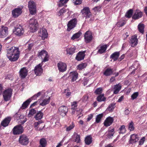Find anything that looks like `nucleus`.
<instances>
[{
  "label": "nucleus",
  "instance_id": "obj_1",
  "mask_svg": "<svg viewBox=\"0 0 147 147\" xmlns=\"http://www.w3.org/2000/svg\"><path fill=\"white\" fill-rule=\"evenodd\" d=\"M7 56L11 61H15L18 58L20 52L19 49L16 47H12L7 50Z\"/></svg>",
  "mask_w": 147,
  "mask_h": 147
},
{
  "label": "nucleus",
  "instance_id": "obj_2",
  "mask_svg": "<svg viewBox=\"0 0 147 147\" xmlns=\"http://www.w3.org/2000/svg\"><path fill=\"white\" fill-rule=\"evenodd\" d=\"M29 22V27L31 30V31L32 32H35L38 26L37 20L35 19L31 18Z\"/></svg>",
  "mask_w": 147,
  "mask_h": 147
},
{
  "label": "nucleus",
  "instance_id": "obj_3",
  "mask_svg": "<svg viewBox=\"0 0 147 147\" xmlns=\"http://www.w3.org/2000/svg\"><path fill=\"white\" fill-rule=\"evenodd\" d=\"M28 7L31 14L34 15L36 13V6L34 1H29L28 2Z\"/></svg>",
  "mask_w": 147,
  "mask_h": 147
},
{
  "label": "nucleus",
  "instance_id": "obj_4",
  "mask_svg": "<svg viewBox=\"0 0 147 147\" xmlns=\"http://www.w3.org/2000/svg\"><path fill=\"white\" fill-rule=\"evenodd\" d=\"M12 90L9 88L5 90L3 93V96L4 100L5 101L9 100L11 97Z\"/></svg>",
  "mask_w": 147,
  "mask_h": 147
},
{
  "label": "nucleus",
  "instance_id": "obj_5",
  "mask_svg": "<svg viewBox=\"0 0 147 147\" xmlns=\"http://www.w3.org/2000/svg\"><path fill=\"white\" fill-rule=\"evenodd\" d=\"M24 129L21 124L15 126L12 130V132L14 135H18L22 134L24 131Z\"/></svg>",
  "mask_w": 147,
  "mask_h": 147
},
{
  "label": "nucleus",
  "instance_id": "obj_6",
  "mask_svg": "<svg viewBox=\"0 0 147 147\" xmlns=\"http://www.w3.org/2000/svg\"><path fill=\"white\" fill-rule=\"evenodd\" d=\"M19 143L21 145L26 146L29 143V139L28 137L25 134L21 135L19 139Z\"/></svg>",
  "mask_w": 147,
  "mask_h": 147
},
{
  "label": "nucleus",
  "instance_id": "obj_7",
  "mask_svg": "<svg viewBox=\"0 0 147 147\" xmlns=\"http://www.w3.org/2000/svg\"><path fill=\"white\" fill-rule=\"evenodd\" d=\"M38 56L42 59L44 58L42 62H45L48 60L49 56L47 52L45 50H42L38 53Z\"/></svg>",
  "mask_w": 147,
  "mask_h": 147
},
{
  "label": "nucleus",
  "instance_id": "obj_8",
  "mask_svg": "<svg viewBox=\"0 0 147 147\" xmlns=\"http://www.w3.org/2000/svg\"><path fill=\"white\" fill-rule=\"evenodd\" d=\"M81 12L83 16L85 17L86 18H89L91 16V13L88 7H84L81 10Z\"/></svg>",
  "mask_w": 147,
  "mask_h": 147
},
{
  "label": "nucleus",
  "instance_id": "obj_9",
  "mask_svg": "<svg viewBox=\"0 0 147 147\" xmlns=\"http://www.w3.org/2000/svg\"><path fill=\"white\" fill-rule=\"evenodd\" d=\"M77 19L76 18L73 19L69 21L67 24V30L69 31L74 28L77 24Z\"/></svg>",
  "mask_w": 147,
  "mask_h": 147
},
{
  "label": "nucleus",
  "instance_id": "obj_10",
  "mask_svg": "<svg viewBox=\"0 0 147 147\" xmlns=\"http://www.w3.org/2000/svg\"><path fill=\"white\" fill-rule=\"evenodd\" d=\"M8 28L2 26L0 29V37H5L8 34Z\"/></svg>",
  "mask_w": 147,
  "mask_h": 147
},
{
  "label": "nucleus",
  "instance_id": "obj_11",
  "mask_svg": "<svg viewBox=\"0 0 147 147\" xmlns=\"http://www.w3.org/2000/svg\"><path fill=\"white\" fill-rule=\"evenodd\" d=\"M85 41L86 43L90 42L92 38V34L90 31H87L84 34Z\"/></svg>",
  "mask_w": 147,
  "mask_h": 147
},
{
  "label": "nucleus",
  "instance_id": "obj_12",
  "mask_svg": "<svg viewBox=\"0 0 147 147\" xmlns=\"http://www.w3.org/2000/svg\"><path fill=\"white\" fill-rule=\"evenodd\" d=\"M59 112L60 114L63 117L65 116L68 111L67 107L64 106H61L59 109Z\"/></svg>",
  "mask_w": 147,
  "mask_h": 147
},
{
  "label": "nucleus",
  "instance_id": "obj_13",
  "mask_svg": "<svg viewBox=\"0 0 147 147\" xmlns=\"http://www.w3.org/2000/svg\"><path fill=\"white\" fill-rule=\"evenodd\" d=\"M57 67L59 71L61 72H64L67 69L66 64L62 62H59L57 63Z\"/></svg>",
  "mask_w": 147,
  "mask_h": 147
},
{
  "label": "nucleus",
  "instance_id": "obj_14",
  "mask_svg": "<svg viewBox=\"0 0 147 147\" xmlns=\"http://www.w3.org/2000/svg\"><path fill=\"white\" fill-rule=\"evenodd\" d=\"M22 13V9L21 8H16L12 11V14L13 17L17 18Z\"/></svg>",
  "mask_w": 147,
  "mask_h": 147
},
{
  "label": "nucleus",
  "instance_id": "obj_15",
  "mask_svg": "<svg viewBox=\"0 0 147 147\" xmlns=\"http://www.w3.org/2000/svg\"><path fill=\"white\" fill-rule=\"evenodd\" d=\"M15 30V34L19 36L22 35L24 32L23 28L20 25L16 27Z\"/></svg>",
  "mask_w": 147,
  "mask_h": 147
},
{
  "label": "nucleus",
  "instance_id": "obj_16",
  "mask_svg": "<svg viewBox=\"0 0 147 147\" xmlns=\"http://www.w3.org/2000/svg\"><path fill=\"white\" fill-rule=\"evenodd\" d=\"M41 64H39L36 66L34 69V71L36 76L40 75L42 72V68Z\"/></svg>",
  "mask_w": 147,
  "mask_h": 147
},
{
  "label": "nucleus",
  "instance_id": "obj_17",
  "mask_svg": "<svg viewBox=\"0 0 147 147\" xmlns=\"http://www.w3.org/2000/svg\"><path fill=\"white\" fill-rule=\"evenodd\" d=\"M20 75L22 78H24L27 76L28 71L26 67L22 68L19 71Z\"/></svg>",
  "mask_w": 147,
  "mask_h": 147
},
{
  "label": "nucleus",
  "instance_id": "obj_18",
  "mask_svg": "<svg viewBox=\"0 0 147 147\" xmlns=\"http://www.w3.org/2000/svg\"><path fill=\"white\" fill-rule=\"evenodd\" d=\"M113 120V118L110 117H108L104 123V125L106 127L109 126L112 123Z\"/></svg>",
  "mask_w": 147,
  "mask_h": 147
},
{
  "label": "nucleus",
  "instance_id": "obj_19",
  "mask_svg": "<svg viewBox=\"0 0 147 147\" xmlns=\"http://www.w3.org/2000/svg\"><path fill=\"white\" fill-rule=\"evenodd\" d=\"M39 35L41 37L42 40L45 39L47 37L48 35L46 30L44 28L40 30Z\"/></svg>",
  "mask_w": 147,
  "mask_h": 147
},
{
  "label": "nucleus",
  "instance_id": "obj_20",
  "mask_svg": "<svg viewBox=\"0 0 147 147\" xmlns=\"http://www.w3.org/2000/svg\"><path fill=\"white\" fill-rule=\"evenodd\" d=\"M11 118L10 117H7L5 118L1 122V125L3 127H6L7 126L10 121Z\"/></svg>",
  "mask_w": 147,
  "mask_h": 147
},
{
  "label": "nucleus",
  "instance_id": "obj_21",
  "mask_svg": "<svg viewBox=\"0 0 147 147\" xmlns=\"http://www.w3.org/2000/svg\"><path fill=\"white\" fill-rule=\"evenodd\" d=\"M78 74L76 71L71 72L70 75V77L71 79V82L75 81L78 78Z\"/></svg>",
  "mask_w": 147,
  "mask_h": 147
},
{
  "label": "nucleus",
  "instance_id": "obj_22",
  "mask_svg": "<svg viewBox=\"0 0 147 147\" xmlns=\"http://www.w3.org/2000/svg\"><path fill=\"white\" fill-rule=\"evenodd\" d=\"M130 43L131 44V46L132 47H134L137 45L138 39L136 36H132L130 40Z\"/></svg>",
  "mask_w": 147,
  "mask_h": 147
},
{
  "label": "nucleus",
  "instance_id": "obj_23",
  "mask_svg": "<svg viewBox=\"0 0 147 147\" xmlns=\"http://www.w3.org/2000/svg\"><path fill=\"white\" fill-rule=\"evenodd\" d=\"M115 133V130L114 129L111 130H108L106 132L105 134L107 138H112Z\"/></svg>",
  "mask_w": 147,
  "mask_h": 147
},
{
  "label": "nucleus",
  "instance_id": "obj_24",
  "mask_svg": "<svg viewBox=\"0 0 147 147\" xmlns=\"http://www.w3.org/2000/svg\"><path fill=\"white\" fill-rule=\"evenodd\" d=\"M138 138L137 135L134 134L130 136V139L129 141L130 144H133L137 142L138 140Z\"/></svg>",
  "mask_w": 147,
  "mask_h": 147
},
{
  "label": "nucleus",
  "instance_id": "obj_25",
  "mask_svg": "<svg viewBox=\"0 0 147 147\" xmlns=\"http://www.w3.org/2000/svg\"><path fill=\"white\" fill-rule=\"evenodd\" d=\"M85 51L80 52L76 56V59L78 61L83 60L85 57Z\"/></svg>",
  "mask_w": 147,
  "mask_h": 147
},
{
  "label": "nucleus",
  "instance_id": "obj_26",
  "mask_svg": "<svg viewBox=\"0 0 147 147\" xmlns=\"http://www.w3.org/2000/svg\"><path fill=\"white\" fill-rule=\"evenodd\" d=\"M42 123L41 121H40L37 122H35L34 123V126L35 129L36 130H40L43 129L45 126L42 127H40V124Z\"/></svg>",
  "mask_w": 147,
  "mask_h": 147
},
{
  "label": "nucleus",
  "instance_id": "obj_27",
  "mask_svg": "<svg viewBox=\"0 0 147 147\" xmlns=\"http://www.w3.org/2000/svg\"><path fill=\"white\" fill-rule=\"evenodd\" d=\"M142 16V12L139 10H136L134 14L132 17L133 19L136 20L141 18Z\"/></svg>",
  "mask_w": 147,
  "mask_h": 147
},
{
  "label": "nucleus",
  "instance_id": "obj_28",
  "mask_svg": "<svg viewBox=\"0 0 147 147\" xmlns=\"http://www.w3.org/2000/svg\"><path fill=\"white\" fill-rule=\"evenodd\" d=\"M31 101V99L29 98L27 100L24 102L22 105L21 107H20V109H24L27 108Z\"/></svg>",
  "mask_w": 147,
  "mask_h": 147
},
{
  "label": "nucleus",
  "instance_id": "obj_29",
  "mask_svg": "<svg viewBox=\"0 0 147 147\" xmlns=\"http://www.w3.org/2000/svg\"><path fill=\"white\" fill-rule=\"evenodd\" d=\"M121 86L119 84L115 85L113 88L114 90L113 93L115 94H117L121 90Z\"/></svg>",
  "mask_w": 147,
  "mask_h": 147
},
{
  "label": "nucleus",
  "instance_id": "obj_30",
  "mask_svg": "<svg viewBox=\"0 0 147 147\" xmlns=\"http://www.w3.org/2000/svg\"><path fill=\"white\" fill-rule=\"evenodd\" d=\"M72 138L74 139V141L77 143H80V136L76 132L74 133Z\"/></svg>",
  "mask_w": 147,
  "mask_h": 147
},
{
  "label": "nucleus",
  "instance_id": "obj_31",
  "mask_svg": "<svg viewBox=\"0 0 147 147\" xmlns=\"http://www.w3.org/2000/svg\"><path fill=\"white\" fill-rule=\"evenodd\" d=\"M119 55V52H116L113 53L110 56V58L113 59L114 61L117 60Z\"/></svg>",
  "mask_w": 147,
  "mask_h": 147
},
{
  "label": "nucleus",
  "instance_id": "obj_32",
  "mask_svg": "<svg viewBox=\"0 0 147 147\" xmlns=\"http://www.w3.org/2000/svg\"><path fill=\"white\" fill-rule=\"evenodd\" d=\"M50 100V98L49 97L48 99L43 100L41 102H40L41 100H40L39 105L42 106L46 105L49 103Z\"/></svg>",
  "mask_w": 147,
  "mask_h": 147
},
{
  "label": "nucleus",
  "instance_id": "obj_33",
  "mask_svg": "<svg viewBox=\"0 0 147 147\" xmlns=\"http://www.w3.org/2000/svg\"><path fill=\"white\" fill-rule=\"evenodd\" d=\"M75 50L76 48L74 47L67 48L66 49L67 54L72 55L75 53Z\"/></svg>",
  "mask_w": 147,
  "mask_h": 147
},
{
  "label": "nucleus",
  "instance_id": "obj_34",
  "mask_svg": "<svg viewBox=\"0 0 147 147\" xmlns=\"http://www.w3.org/2000/svg\"><path fill=\"white\" fill-rule=\"evenodd\" d=\"M40 145L39 147H45L47 144V141L44 138H42L40 140Z\"/></svg>",
  "mask_w": 147,
  "mask_h": 147
},
{
  "label": "nucleus",
  "instance_id": "obj_35",
  "mask_svg": "<svg viewBox=\"0 0 147 147\" xmlns=\"http://www.w3.org/2000/svg\"><path fill=\"white\" fill-rule=\"evenodd\" d=\"M43 116V113L40 111L36 113L34 118L36 120H40L42 118Z\"/></svg>",
  "mask_w": 147,
  "mask_h": 147
},
{
  "label": "nucleus",
  "instance_id": "obj_36",
  "mask_svg": "<svg viewBox=\"0 0 147 147\" xmlns=\"http://www.w3.org/2000/svg\"><path fill=\"white\" fill-rule=\"evenodd\" d=\"M113 73V69L110 68L107 69L104 73V74L106 76H109Z\"/></svg>",
  "mask_w": 147,
  "mask_h": 147
},
{
  "label": "nucleus",
  "instance_id": "obj_37",
  "mask_svg": "<svg viewBox=\"0 0 147 147\" xmlns=\"http://www.w3.org/2000/svg\"><path fill=\"white\" fill-rule=\"evenodd\" d=\"M107 47L106 45H105L101 46L100 49L98 51V53L101 54L105 52Z\"/></svg>",
  "mask_w": 147,
  "mask_h": 147
},
{
  "label": "nucleus",
  "instance_id": "obj_38",
  "mask_svg": "<svg viewBox=\"0 0 147 147\" xmlns=\"http://www.w3.org/2000/svg\"><path fill=\"white\" fill-rule=\"evenodd\" d=\"M85 141L86 144H90L92 142V137L90 136H88L86 138Z\"/></svg>",
  "mask_w": 147,
  "mask_h": 147
},
{
  "label": "nucleus",
  "instance_id": "obj_39",
  "mask_svg": "<svg viewBox=\"0 0 147 147\" xmlns=\"http://www.w3.org/2000/svg\"><path fill=\"white\" fill-rule=\"evenodd\" d=\"M97 100L99 102L104 101L105 100L106 98L104 97V94H100L96 98Z\"/></svg>",
  "mask_w": 147,
  "mask_h": 147
},
{
  "label": "nucleus",
  "instance_id": "obj_40",
  "mask_svg": "<svg viewBox=\"0 0 147 147\" xmlns=\"http://www.w3.org/2000/svg\"><path fill=\"white\" fill-rule=\"evenodd\" d=\"M81 33L80 32H78L77 33L74 34L71 38L72 40H74L75 39H77L80 37L81 35Z\"/></svg>",
  "mask_w": 147,
  "mask_h": 147
},
{
  "label": "nucleus",
  "instance_id": "obj_41",
  "mask_svg": "<svg viewBox=\"0 0 147 147\" xmlns=\"http://www.w3.org/2000/svg\"><path fill=\"white\" fill-rule=\"evenodd\" d=\"M115 107V104L114 103L111 104L109 105L106 110L109 112L112 111Z\"/></svg>",
  "mask_w": 147,
  "mask_h": 147
},
{
  "label": "nucleus",
  "instance_id": "obj_42",
  "mask_svg": "<svg viewBox=\"0 0 147 147\" xmlns=\"http://www.w3.org/2000/svg\"><path fill=\"white\" fill-rule=\"evenodd\" d=\"M138 30L139 32L143 34L144 32V25L143 24H140L138 26Z\"/></svg>",
  "mask_w": 147,
  "mask_h": 147
},
{
  "label": "nucleus",
  "instance_id": "obj_43",
  "mask_svg": "<svg viewBox=\"0 0 147 147\" xmlns=\"http://www.w3.org/2000/svg\"><path fill=\"white\" fill-rule=\"evenodd\" d=\"M36 111L34 109H31L29 110V113L28 114V117H31L36 113Z\"/></svg>",
  "mask_w": 147,
  "mask_h": 147
},
{
  "label": "nucleus",
  "instance_id": "obj_44",
  "mask_svg": "<svg viewBox=\"0 0 147 147\" xmlns=\"http://www.w3.org/2000/svg\"><path fill=\"white\" fill-rule=\"evenodd\" d=\"M67 11H68V9H65L64 8H63L60 9L58 12L57 15L59 16H61L64 13L67 12Z\"/></svg>",
  "mask_w": 147,
  "mask_h": 147
},
{
  "label": "nucleus",
  "instance_id": "obj_45",
  "mask_svg": "<svg viewBox=\"0 0 147 147\" xmlns=\"http://www.w3.org/2000/svg\"><path fill=\"white\" fill-rule=\"evenodd\" d=\"M119 134H123L125 133L126 131V129L125 128V126L124 125H122L120 128L119 129Z\"/></svg>",
  "mask_w": 147,
  "mask_h": 147
},
{
  "label": "nucleus",
  "instance_id": "obj_46",
  "mask_svg": "<svg viewBox=\"0 0 147 147\" xmlns=\"http://www.w3.org/2000/svg\"><path fill=\"white\" fill-rule=\"evenodd\" d=\"M140 66V65L138 62L137 61H135L134 63L132 65L131 69L133 67L136 69H137Z\"/></svg>",
  "mask_w": 147,
  "mask_h": 147
},
{
  "label": "nucleus",
  "instance_id": "obj_47",
  "mask_svg": "<svg viewBox=\"0 0 147 147\" xmlns=\"http://www.w3.org/2000/svg\"><path fill=\"white\" fill-rule=\"evenodd\" d=\"M102 114H99L97 115L96 118V122L97 123H99L100 121L101 118L103 117Z\"/></svg>",
  "mask_w": 147,
  "mask_h": 147
},
{
  "label": "nucleus",
  "instance_id": "obj_48",
  "mask_svg": "<svg viewBox=\"0 0 147 147\" xmlns=\"http://www.w3.org/2000/svg\"><path fill=\"white\" fill-rule=\"evenodd\" d=\"M87 65V64L86 63H83L80 64L78 65V69L79 70H81L85 68Z\"/></svg>",
  "mask_w": 147,
  "mask_h": 147
},
{
  "label": "nucleus",
  "instance_id": "obj_49",
  "mask_svg": "<svg viewBox=\"0 0 147 147\" xmlns=\"http://www.w3.org/2000/svg\"><path fill=\"white\" fill-rule=\"evenodd\" d=\"M69 0H60L58 4L59 6L62 7L64 4H66Z\"/></svg>",
  "mask_w": 147,
  "mask_h": 147
},
{
  "label": "nucleus",
  "instance_id": "obj_50",
  "mask_svg": "<svg viewBox=\"0 0 147 147\" xmlns=\"http://www.w3.org/2000/svg\"><path fill=\"white\" fill-rule=\"evenodd\" d=\"M134 124L132 121H131L129 124L128 129L130 131H132L134 129Z\"/></svg>",
  "mask_w": 147,
  "mask_h": 147
},
{
  "label": "nucleus",
  "instance_id": "obj_51",
  "mask_svg": "<svg viewBox=\"0 0 147 147\" xmlns=\"http://www.w3.org/2000/svg\"><path fill=\"white\" fill-rule=\"evenodd\" d=\"M133 13V10L132 9H130L127 12L125 15V16L129 18L132 15Z\"/></svg>",
  "mask_w": 147,
  "mask_h": 147
},
{
  "label": "nucleus",
  "instance_id": "obj_52",
  "mask_svg": "<svg viewBox=\"0 0 147 147\" xmlns=\"http://www.w3.org/2000/svg\"><path fill=\"white\" fill-rule=\"evenodd\" d=\"M71 109L73 110H76L77 107V102H74L71 103Z\"/></svg>",
  "mask_w": 147,
  "mask_h": 147
},
{
  "label": "nucleus",
  "instance_id": "obj_53",
  "mask_svg": "<svg viewBox=\"0 0 147 147\" xmlns=\"http://www.w3.org/2000/svg\"><path fill=\"white\" fill-rule=\"evenodd\" d=\"M75 127V125L73 123H72L69 126L67 127L66 129V131H69Z\"/></svg>",
  "mask_w": 147,
  "mask_h": 147
},
{
  "label": "nucleus",
  "instance_id": "obj_54",
  "mask_svg": "<svg viewBox=\"0 0 147 147\" xmlns=\"http://www.w3.org/2000/svg\"><path fill=\"white\" fill-rule=\"evenodd\" d=\"M125 24L124 21H120L117 22V25L118 27H121L123 26Z\"/></svg>",
  "mask_w": 147,
  "mask_h": 147
},
{
  "label": "nucleus",
  "instance_id": "obj_55",
  "mask_svg": "<svg viewBox=\"0 0 147 147\" xmlns=\"http://www.w3.org/2000/svg\"><path fill=\"white\" fill-rule=\"evenodd\" d=\"M102 92V88H99L96 89L95 93L96 94H100Z\"/></svg>",
  "mask_w": 147,
  "mask_h": 147
},
{
  "label": "nucleus",
  "instance_id": "obj_56",
  "mask_svg": "<svg viewBox=\"0 0 147 147\" xmlns=\"http://www.w3.org/2000/svg\"><path fill=\"white\" fill-rule=\"evenodd\" d=\"M139 95L138 92H136L134 93L131 96V98L132 100L136 98Z\"/></svg>",
  "mask_w": 147,
  "mask_h": 147
},
{
  "label": "nucleus",
  "instance_id": "obj_57",
  "mask_svg": "<svg viewBox=\"0 0 147 147\" xmlns=\"http://www.w3.org/2000/svg\"><path fill=\"white\" fill-rule=\"evenodd\" d=\"M82 0H73V3L75 5H78L82 3Z\"/></svg>",
  "mask_w": 147,
  "mask_h": 147
},
{
  "label": "nucleus",
  "instance_id": "obj_58",
  "mask_svg": "<svg viewBox=\"0 0 147 147\" xmlns=\"http://www.w3.org/2000/svg\"><path fill=\"white\" fill-rule=\"evenodd\" d=\"M33 46H34V44L33 43H31L30 44H29L28 45V46L27 49L29 51H30L33 48Z\"/></svg>",
  "mask_w": 147,
  "mask_h": 147
},
{
  "label": "nucleus",
  "instance_id": "obj_59",
  "mask_svg": "<svg viewBox=\"0 0 147 147\" xmlns=\"http://www.w3.org/2000/svg\"><path fill=\"white\" fill-rule=\"evenodd\" d=\"M88 98V96L86 95L84 96L82 98V100L83 102H86Z\"/></svg>",
  "mask_w": 147,
  "mask_h": 147
},
{
  "label": "nucleus",
  "instance_id": "obj_60",
  "mask_svg": "<svg viewBox=\"0 0 147 147\" xmlns=\"http://www.w3.org/2000/svg\"><path fill=\"white\" fill-rule=\"evenodd\" d=\"M39 100L40 99H39L37 101H36L34 102L33 104H31V105L30 106V107H33L34 106L38 104H39Z\"/></svg>",
  "mask_w": 147,
  "mask_h": 147
},
{
  "label": "nucleus",
  "instance_id": "obj_61",
  "mask_svg": "<svg viewBox=\"0 0 147 147\" xmlns=\"http://www.w3.org/2000/svg\"><path fill=\"white\" fill-rule=\"evenodd\" d=\"M21 116L18 113H16L14 116V117L16 118L17 120H19L20 119V117Z\"/></svg>",
  "mask_w": 147,
  "mask_h": 147
},
{
  "label": "nucleus",
  "instance_id": "obj_62",
  "mask_svg": "<svg viewBox=\"0 0 147 147\" xmlns=\"http://www.w3.org/2000/svg\"><path fill=\"white\" fill-rule=\"evenodd\" d=\"M145 138L144 137H143L139 141V145H142L144 143V141L145 140Z\"/></svg>",
  "mask_w": 147,
  "mask_h": 147
},
{
  "label": "nucleus",
  "instance_id": "obj_63",
  "mask_svg": "<svg viewBox=\"0 0 147 147\" xmlns=\"http://www.w3.org/2000/svg\"><path fill=\"white\" fill-rule=\"evenodd\" d=\"M93 115L92 114H91L88 116V117L87 118V121H89L93 117Z\"/></svg>",
  "mask_w": 147,
  "mask_h": 147
},
{
  "label": "nucleus",
  "instance_id": "obj_64",
  "mask_svg": "<svg viewBox=\"0 0 147 147\" xmlns=\"http://www.w3.org/2000/svg\"><path fill=\"white\" fill-rule=\"evenodd\" d=\"M130 112V111L128 109H126L124 111V113L126 115H127L129 114Z\"/></svg>",
  "mask_w": 147,
  "mask_h": 147
}]
</instances>
